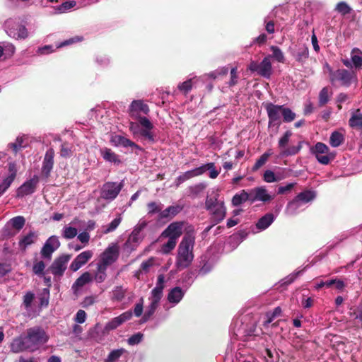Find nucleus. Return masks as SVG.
Masks as SVG:
<instances>
[{
    "label": "nucleus",
    "mask_w": 362,
    "mask_h": 362,
    "mask_svg": "<svg viewBox=\"0 0 362 362\" xmlns=\"http://www.w3.org/2000/svg\"><path fill=\"white\" fill-rule=\"evenodd\" d=\"M8 175L0 185V196L11 186L16 177L17 168L15 163H9L8 166Z\"/></svg>",
    "instance_id": "obj_25"
},
{
    "label": "nucleus",
    "mask_w": 362,
    "mask_h": 362,
    "mask_svg": "<svg viewBox=\"0 0 362 362\" xmlns=\"http://www.w3.org/2000/svg\"><path fill=\"white\" fill-rule=\"evenodd\" d=\"M182 228L183 222H173L170 223L160 235V238L162 239L161 241H163L164 238H170L177 240L182 234Z\"/></svg>",
    "instance_id": "obj_18"
},
{
    "label": "nucleus",
    "mask_w": 362,
    "mask_h": 362,
    "mask_svg": "<svg viewBox=\"0 0 362 362\" xmlns=\"http://www.w3.org/2000/svg\"><path fill=\"white\" fill-rule=\"evenodd\" d=\"M303 271L302 270H299V271H296V272H294L293 273L289 274L288 276H287L286 278H284L282 281H283V284H286V285H288V284H291V283H293L295 279L302 274Z\"/></svg>",
    "instance_id": "obj_62"
},
{
    "label": "nucleus",
    "mask_w": 362,
    "mask_h": 362,
    "mask_svg": "<svg viewBox=\"0 0 362 362\" xmlns=\"http://www.w3.org/2000/svg\"><path fill=\"white\" fill-rule=\"evenodd\" d=\"M329 93L327 87L323 88L319 93V105L323 106L329 102Z\"/></svg>",
    "instance_id": "obj_56"
},
{
    "label": "nucleus",
    "mask_w": 362,
    "mask_h": 362,
    "mask_svg": "<svg viewBox=\"0 0 362 362\" xmlns=\"http://www.w3.org/2000/svg\"><path fill=\"white\" fill-rule=\"evenodd\" d=\"M351 61L356 68L362 66V52L354 48L351 52Z\"/></svg>",
    "instance_id": "obj_48"
},
{
    "label": "nucleus",
    "mask_w": 362,
    "mask_h": 362,
    "mask_svg": "<svg viewBox=\"0 0 362 362\" xmlns=\"http://www.w3.org/2000/svg\"><path fill=\"white\" fill-rule=\"evenodd\" d=\"M125 296V290L122 286H116L112 291V299L121 301Z\"/></svg>",
    "instance_id": "obj_55"
},
{
    "label": "nucleus",
    "mask_w": 362,
    "mask_h": 362,
    "mask_svg": "<svg viewBox=\"0 0 362 362\" xmlns=\"http://www.w3.org/2000/svg\"><path fill=\"white\" fill-rule=\"evenodd\" d=\"M344 141V135L339 132L334 131L332 133L329 138V144L332 147H338Z\"/></svg>",
    "instance_id": "obj_41"
},
{
    "label": "nucleus",
    "mask_w": 362,
    "mask_h": 362,
    "mask_svg": "<svg viewBox=\"0 0 362 362\" xmlns=\"http://www.w3.org/2000/svg\"><path fill=\"white\" fill-rule=\"evenodd\" d=\"M272 154L271 150L267 151L263 153L259 159L257 160L255 165L252 167V170L256 171L260 168L263 165L266 163L269 156Z\"/></svg>",
    "instance_id": "obj_51"
},
{
    "label": "nucleus",
    "mask_w": 362,
    "mask_h": 362,
    "mask_svg": "<svg viewBox=\"0 0 362 362\" xmlns=\"http://www.w3.org/2000/svg\"><path fill=\"white\" fill-rule=\"evenodd\" d=\"M292 132L289 130L286 131L284 135L279 139L278 142L279 148L281 149V156L287 157L297 154L301 149V142H299L298 146H293L286 148L290 141Z\"/></svg>",
    "instance_id": "obj_12"
},
{
    "label": "nucleus",
    "mask_w": 362,
    "mask_h": 362,
    "mask_svg": "<svg viewBox=\"0 0 362 362\" xmlns=\"http://www.w3.org/2000/svg\"><path fill=\"white\" fill-rule=\"evenodd\" d=\"M329 78L332 84H339L346 88L349 87L352 83H356L357 82V77L355 73L344 69L331 71Z\"/></svg>",
    "instance_id": "obj_6"
},
{
    "label": "nucleus",
    "mask_w": 362,
    "mask_h": 362,
    "mask_svg": "<svg viewBox=\"0 0 362 362\" xmlns=\"http://www.w3.org/2000/svg\"><path fill=\"white\" fill-rule=\"evenodd\" d=\"M8 175L0 185V196L11 186L16 177L17 168L15 163H9L8 166Z\"/></svg>",
    "instance_id": "obj_24"
},
{
    "label": "nucleus",
    "mask_w": 362,
    "mask_h": 362,
    "mask_svg": "<svg viewBox=\"0 0 362 362\" xmlns=\"http://www.w3.org/2000/svg\"><path fill=\"white\" fill-rule=\"evenodd\" d=\"M100 152L105 160L114 163L115 165H119L121 163L119 156L115 153L111 149L103 148L100 149Z\"/></svg>",
    "instance_id": "obj_34"
},
{
    "label": "nucleus",
    "mask_w": 362,
    "mask_h": 362,
    "mask_svg": "<svg viewBox=\"0 0 362 362\" xmlns=\"http://www.w3.org/2000/svg\"><path fill=\"white\" fill-rule=\"evenodd\" d=\"M132 317V312L130 310L126 311L121 314L120 315L112 318L110 321H109L105 327V329L106 331L114 330L120 326L122 324L125 322L126 321L131 319Z\"/></svg>",
    "instance_id": "obj_28"
},
{
    "label": "nucleus",
    "mask_w": 362,
    "mask_h": 362,
    "mask_svg": "<svg viewBox=\"0 0 362 362\" xmlns=\"http://www.w3.org/2000/svg\"><path fill=\"white\" fill-rule=\"evenodd\" d=\"M228 73V66H221L207 74V76L212 79H216L218 78L220 76L226 75Z\"/></svg>",
    "instance_id": "obj_53"
},
{
    "label": "nucleus",
    "mask_w": 362,
    "mask_h": 362,
    "mask_svg": "<svg viewBox=\"0 0 362 362\" xmlns=\"http://www.w3.org/2000/svg\"><path fill=\"white\" fill-rule=\"evenodd\" d=\"M70 258L71 256L69 255H62L55 259L49 268L51 273L55 276H62L66 269Z\"/></svg>",
    "instance_id": "obj_17"
},
{
    "label": "nucleus",
    "mask_w": 362,
    "mask_h": 362,
    "mask_svg": "<svg viewBox=\"0 0 362 362\" xmlns=\"http://www.w3.org/2000/svg\"><path fill=\"white\" fill-rule=\"evenodd\" d=\"M186 290H183L179 286L174 287L171 288L168 294V303L170 305V308L174 307L177 305L181 300L183 298ZM166 307V309H168L169 307L167 305H164Z\"/></svg>",
    "instance_id": "obj_26"
},
{
    "label": "nucleus",
    "mask_w": 362,
    "mask_h": 362,
    "mask_svg": "<svg viewBox=\"0 0 362 362\" xmlns=\"http://www.w3.org/2000/svg\"><path fill=\"white\" fill-rule=\"evenodd\" d=\"M349 124L351 128L362 129V113L359 109L352 113Z\"/></svg>",
    "instance_id": "obj_38"
},
{
    "label": "nucleus",
    "mask_w": 362,
    "mask_h": 362,
    "mask_svg": "<svg viewBox=\"0 0 362 362\" xmlns=\"http://www.w3.org/2000/svg\"><path fill=\"white\" fill-rule=\"evenodd\" d=\"M107 268L97 264V269L94 273L93 279H94L97 283L103 282L107 277Z\"/></svg>",
    "instance_id": "obj_42"
},
{
    "label": "nucleus",
    "mask_w": 362,
    "mask_h": 362,
    "mask_svg": "<svg viewBox=\"0 0 362 362\" xmlns=\"http://www.w3.org/2000/svg\"><path fill=\"white\" fill-rule=\"evenodd\" d=\"M123 187L124 181L107 182L101 188L100 196L105 200L112 201L117 197Z\"/></svg>",
    "instance_id": "obj_13"
},
{
    "label": "nucleus",
    "mask_w": 362,
    "mask_h": 362,
    "mask_svg": "<svg viewBox=\"0 0 362 362\" xmlns=\"http://www.w3.org/2000/svg\"><path fill=\"white\" fill-rule=\"evenodd\" d=\"M264 108L268 116V128L271 135L276 134L281 124L284 122H291L296 118V114L288 107L284 105H275L268 103L264 105Z\"/></svg>",
    "instance_id": "obj_3"
},
{
    "label": "nucleus",
    "mask_w": 362,
    "mask_h": 362,
    "mask_svg": "<svg viewBox=\"0 0 362 362\" xmlns=\"http://www.w3.org/2000/svg\"><path fill=\"white\" fill-rule=\"evenodd\" d=\"M280 180L281 178L277 177L274 173L270 170H267L264 173V180L267 182L272 183Z\"/></svg>",
    "instance_id": "obj_57"
},
{
    "label": "nucleus",
    "mask_w": 362,
    "mask_h": 362,
    "mask_svg": "<svg viewBox=\"0 0 362 362\" xmlns=\"http://www.w3.org/2000/svg\"><path fill=\"white\" fill-rule=\"evenodd\" d=\"M248 69L252 72H257L264 78H269L272 74L271 56L265 57L260 63L252 61L248 66Z\"/></svg>",
    "instance_id": "obj_11"
},
{
    "label": "nucleus",
    "mask_w": 362,
    "mask_h": 362,
    "mask_svg": "<svg viewBox=\"0 0 362 362\" xmlns=\"http://www.w3.org/2000/svg\"><path fill=\"white\" fill-rule=\"evenodd\" d=\"M49 288H45L42 293L40 295L39 297V301L40 305L38 308L40 310L41 308L47 307L49 304Z\"/></svg>",
    "instance_id": "obj_52"
},
{
    "label": "nucleus",
    "mask_w": 362,
    "mask_h": 362,
    "mask_svg": "<svg viewBox=\"0 0 362 362\" xmlns=\"http://www.w3.org/2000/svg\"><path fill=\"white\" fill-rule=\"evenodd\" d=\"M129 110L132 118L139 119V117H142L141 114H148L149 108L142 100H136L132 102Z\"/></svg>",
    "instance_id": "obj_22"
},
{
    "label": "nucleus",
    "mask_w": 362,
    "mask_h": 362,
    "mask_svg": "<svg viewBox=\"0 0 362 362\" xmlns=\"http://www.w3.org/2000/svg\"><path fill=\"white\" fill-rule=\"evenodd\" d=\"M270 49L272 52V54L270 55L271 58H274L279 63H284V54L279 47L272 45L271 46Z\"/></svg>",
    "instance_id": "obj_45"
},
{
    "label": "nucleus",
    "mask_w": 362,
    "mask_h": 362,
    "mask_svg": "<svg viewBox=\"0 0 362 362\" xmlns=\"http://www.w3.org/2000/svg\"><path fill=\"white\" fill-rule=\"evenodd\" d=\"M276 219V216L272 213H267L262 216L256 223V228L259 230H264L269 228Z\"/></svg>",
    "instance_id": "obj_32"
},
{
    "label": "nucleus",
    "mask_w": 362,
    "mask_h": 362,
    "mask_svg": "<svg viewBox=\"0 0 362 362\" xmlns=\"http://www.w3.org/2000/svg\"><path fill=\"white\" fill-rule=\"evenodd\" d=\"M177 244V240L168 238L167 242L163 243L160 249V252L163 254H169L172 250H174Z\"/></svg>",
    "instance_id": "obj_46"
},
{
    "label": "nucleus",
    "mask_w": 362,
    "mask_h": 362,
    "mask_svg": "<svg viewBox=\"0 0 362 362\" xmlns=\"http://www.w3.org/2000/svg\"><path fill=\"white\" fill-rule=\"evenodd\" d=\"M143 337V334L137 332L128 338L127 343L130 346L136 345L142 341Z\"/></svg>",
    "instance_id": "obj_58"
},
{
    "label": "nucleus",
    "mask_w": 362,
    "mask_h": 362,
    "mask_svg": "<svg viewBox=\"0 0 362 362\" xmlns=\"http://www.w3.org/2000/svg\"><path fill=\"white\" fill-rule=\"evenodd\" d=\"M93 281V276L88 272H84L81 275L74 283L72 286V290L74 293H76L80 288H81L86 284Z\"/></svg>",
    "instance_id": "obj_33"
},
{
    "label": "nucleus",
    "mask_w": 362,
    "mask_h": 362,
    "mask_svg": "<svg viewBox=\"0 0 362 362\" xmlns=\"http://www.w3.org/2000/svg\"><path fill=\"white\" fill-rule=\"evenodd\" d=\"M92 250H86L78 255L70 264V269L73 272L78 271L85 265L93 257Z\"/></svg>",
    "instance_id": "obj_21"
},
{
    "label": "nucleus",
    "mask_w": 362,
    "mask_h": 362,
    "mask_svg": "<svg viewBox=\"0 0 362 362\" xmlns=\"http://www.w3.org/2000/svg\"><path fill=\"white\" fill-rule=\"evenodd\" d=\"M21 308L25 311L24 315L29 317H34L40 313L36 304L35 294L33 291H27L23 297Z\"/></svg>",
    "instance_id": "obj_9"
},
{
    "label": "nucleus",
    "mask_w": 362,
    "mask_h": 362,
    "mask_svg": "<svg viewBox=\"0 0 362 362\" xmlns=\"http://www.w3.org/2000/svg\"><path fill=\"white\" fill-rule=\"evenodd\" d=\"M48 339V335L42 327H33L27 329L25 335H21L12 341L11 351L13 353L35 351L47 343Z\"/></svg>",
    "instance_id": "obj_2"
},
{
    "label": "nucleus",
    "mask_w": 362,
    "mask_h": 362,
    "mask_svg": "<svg viewBox=\"0 0 362 362\" xmlns=\"http://www.w3.org/2000/svg\"><path fill=\"white\" fill-rule=\"evenodd\" d=\"M230 79L228 81V84L230 87H232L238 83V76L237 67H233L230 69Z\"/></svg>",
    "instance_id": "obj_61"
},
{
    "label": "nucleus",
    "mask_w": 362,
    "mask_h": 362,
    "mask_svg": "<svg viewBox=\"0 0 362 362\" xmlns=\"http://www.w3.org/2000/svg\"><path fill=\"white\" fill-rule=\"evenodd\" d=\"M60 246V242L58 237L52 235L49 237L45 243L40 254L44 259H50L52 253Z\"/></svg>",
    "instance_id": "obj_19"
},
{
    "label": "nucleus",
    "mask_w": 362,
    "mask_h": 362,
    "mask_svg": "<svg viewBox=\"0 0 362 362\" xmlns=\"http://www.w3.org/2000/svg\"><path fill=\"white\" fill-rule=\"evenodd\" d=\"M54 157V149L52 148L47 149L44 156L41 169L42 175L45 176L46 178L49 176L50 173L53 168Z\"/></svg>",
    "instance_id": "obj_23"
},
{
    "label": "nucleus",
    "mask_w": 362,
    "mask_h": 362,
    "mask_svg": "<svg viewBox=\"0 0 362 362\" xmlns=\"http://www.w3.org/2000/svg\"><path fill=\"white\" fill-rule=\"evenodd\" d=\"M335 10L343 15H346L350 13L351 8L346 2L341 1L337 4Z\"/></svg>",
    "instance_id": "obj_60"
},
{
    "label": "nucleus",
    "mask_w": 362,
    "mask_h": 362,
    "mask_svg": "<svg viewBox=\"0 0 362 362\" xmlns=\"http://www.w3.org/2000/svg\"><path fill=\"white\" fill-rule=\"evenodd\" d=\"M305 208L306 206L303 205L298 199L294 197L291 201L288 202L285 209V214L287 216H295L303 211Z\"/></svg>",
    "instance_id": "obj_29"
},
{
    "label": "nucleus",
    "mask_w": 362,
    "mask_h": 362,
    "mask_svg": "<svg viewBox=\"0 0 362 362\" xmlns=\"http://www.w3.org/2000/svg\"><path fill=\"white\" fill-rule=\"evenodd\" d=\"M310 153L314 155L317 160L322 165H327L332 158L329 156V147L322 142H317L310 148Z\"/></svg>",
    "instance_id": "obj_15"
},
{
    "label": "nucleus",
    "mask_w": 362,
    "mask_h": 362,
    "mask_svg": "<svg viewBox=\"0 0 362 362\" xmlns=\"http://www.w3.org/2000/svg\"><path fill=\"white\" fill-rule=\"evenodd\" d=\"M110 142L115 146H122L124 148L132 147L139 148V146L129 139L119 134L112 135Z\"/></svg>",
    "instance_id": "obj_30"
},
{
    "label": "nucleus",
    "mask_w": 362,
    "mask_h": 362,
    "mask_svg": "<svg viewBox=\"0 0 362 362\" xmlns=\"http://www.w3.org/2000/svg\"><path fill=\"white\" fill-rule=\"evenodd\" d=\"M194 78H191L177 86V89L183 94L187 95L192 88Z\"/></svg>",
    "instance_id": "obj_50"
},
{
    "label": "nucleus",
    "mask_w": 362,
    "mask_h": 362,
    "mask_svg": "<svg viewBox=\"0 0 362 362\" xmlns=\"http://www.w3.org/2000/svg\"><path fill=\"white\" fill-rule=\"evenodd\" d=\"M147 214L141 218L124 245L127 252L134 250L143 239L141 230L146 226L156 227L158 223V204L155 202L147 204Z\"/></svg>",
    "instance_id": "obj_1"
},
{
    "label": "nucleus",
    "mask_w": 362,
    "mask_h": 362,
    "mask_svg": "<svg viewBox=\"0 0 362 362\" xmlns=\"http://www.w3.org/2000/svg\"><path fill=\"white\" fill-rule=\"evenodd\" d=\"M289 54L299 64L303 65L309 58V49L305 43H293L288 49Z\"/></svg>",
    "instance_id": "obj_10"
},
{
    "label": "nucleus",
    "mask_w": 362,
    "mask_h": 362,
    "mask_svg": "<svg viewBox=\"0 0 362 362\" xmlns=\"http://www.w3.org/2000/svg\"><path fill=\"white\" fill-rule=\"evenodd\" d=\"M202 171L200 173V175H203L206 170L209 171V177L215 179L218 177L221 170H216L215 168L214 163H207L199 167Z\"/></svg>",
    "instance_id": "obj_39"
},
{
    "label": "nucleus",
    "mask_w": 362,
    "mask_h": 362,
    "mask_svg": "<svg viewBox=\"0 0 362 362\" xmlns=\"http://www.w3.org/2000/svg\"><path fill=\"white\" fill-rule=\"evenodd\" d=\"M250 201L251 202L250 191L246 192L242 190L240 193L235 194L232 199V204L235 206H240L241 204Z\"/></svg>",
    "instance_id": "obj_36"
},
{
    "label": "nucleus",
    "mask_w": 362,
    "mask_h": 362,
    "mask_svg": "<svg viewBox=\"0 0 362 362\" xmlns=\"http://www.w3.org/2000/svg\"><path fill=\"white\" fill-rule=\"evenodd\" d=\"M138 122H131L129 123V129L134 136L141 135L149 141H153V134L151 129L153 125L146 117H139Z\"/></svg>",
    "instance_id": "obj_7"
},
{
    "label": "nucleus",
    "mask_w": 362,
    "mask_h": 362,
    "mask_svg": "<svg viewBox=\"0 0 362 362\" xmlns=\"http://www.w3.org/2000/svg\"><path fill=\"white\" fill-rule=\"evenodd\" d=\"M265 30L269 34H274L275 33V25L273 21L268 20V16L264 19Z\"/></svg>",
    "instance_id": "obj_63"
},
{
    "label": "nucleus",
    "mask_w": 362,
    "mask_h": 362,
    "mask_svg": "<svg viewBox=\"0 0 362 362\" xmlns=\"http://www.w3.org/2000/svg\"><path fill=\"white\" fill-rule=\"evenodd\" d=\"M195 245V235L194 233H187L180 241L176 257L177 268L185 269L188 267L194 259V247Z\"/></svg>",
    "instance_id": "obj_4"
},
{
    "label": "nucleus",
    "mask_w": 362,
    "mask_h": 362,
    "mask_svg": "<svg viewBox=\"0 0 362 362\" xmlns=\"http://www.w3.org/2000/svg\"><path fill=\"white\" fill-rule=\"evenodd\" d=\"M77 229L74 227L65 226L62 230V235L64 238L69 240L77 235Z\"/></svg>",
    "instance_id": "obj_49"
},
{
    "label": "nucleus",
    "mask_w": 362,
    "mask_h": 362,
    "mask_svg": "<svg viewBox=\"0 0 362 362\" xmlns=\"http://www.w3.org/2000/svg\"><path fill=\"white\" fill-rule=\"evenodd\" d=\"M39 176L35 175L33 177L27 180L17 189L16 194L18 197H24L33 194L39 183Z\"/></svg>",
    "instance_id": "obj_16"
},
{
    "label": "nucleus",
    "mask_w": 362,
    "mask_h": 362,
    "mask_svg": "<svg viewBox=\"0 0 362 362\" xmlns=\"http://www.w3.org/2000/svg\"><path fill=\"white\" fill-rule=\"evenodd\" d=\"M219 194H215L214 196L207 197L205 202V209L209 212L210 220L212 226L207 228V230L220 222L226 217V208L223 201L218 199Z\"/></svg>",
    "instance_id": "obj_5"
},
{
    "label": "nucleus",
    "mask_w": 362,
    "mask_h": 362,
    "mask_svg": "<svg viewBox=\"0 0 362 362\" xmlns=\"http://www.w3.org/2000/svg\"><path fill=\"white\" fill-rule=\"evenodd\" d=\"M119 254V246L112 243L100 255L97 264L107 268L117 261Z\"/></svg>",
    "instance_id": "obj_8"
},
{
    "label": "nucleus",
    "mask_w": 362,
    "mask_h": 362,
    "mask_svg": "<svg viewBox=\"0 0 362 362\" xmlns=\"http://www.w3.org/2000/svg\"><path fill=\"white\" fill-rule=\"evenodd\" d=\"M251 202L257 201L268 202L272 200L274 195L270 194L265 187H258L250 190Z\"/></svg>",
    "instance_id": "obj_20"
},
{
    "label": "nucleus",
    "mask_w": 362,
    "mask_h": 362,
    "mask_svg": "<svg viewBox=\"0 0 362 362\" xmlns=\"http://www.w3.org/2000/svg\"><path fill=\"white\" fill-rule=\"evenodd\" d=\"M76 6L75 1H67L62 3L61 5L54 7L55 13H63L70 11L71 8Z\"/></svg>",
    "instance_id": "obj_43"
},
{
    "label": "nucleus",
    "mask_w": 362,
    "mask_h": 362,
    "mask_svg": "<svg viewBox=\"0 0 362 362\" xmlns=\"http://www.w3.org/2000/svg\"><path fill=\"white\" fill-rule=\"evenodd\" d=\"M126 352V350L123 348L114 349L110 351L107 357L105 360V362H116L122 356V355Z\"/></svg>",
    "instance_id": "obj_47"
},
{
    "label": "nucleus",
    "mask_w": 362,
    "mask_h": 362,
    "mask_svg": "<svg viewBox=\"0 0 362 362\" xmlns=\"http://www.w3.org/2000/svg\"><path fill=\"white\" fill-rule=\"evenodd\" d=\"M152 297L151 299V304L148 310L145 312L143 317L142 322H146L149 317L153 314L158 305V279L157 280L156 286L152 290Z\"/></svg>",
    "instance_id": "obj_27"
},
{
    "label": "nucleus",
    "mask_w": 362,
    "mask_h": 362,
    "mask_svg": "<svg viewBox=\"0 0 362 362\" xmlns=\"http://www.w3.org/2000/svg\"><path fill=\"white\" fill-rule=\"evenodd\" d=\"M299 202L305 206L306 204L312 202L316 197V192L313 190H305L300 192L296 197Z\"/></svg>",
    "instance_id": "obj_35"
},
{
    "label": "nucleus",
    "mask_w": 362,
    "mask_h": 362,
    "mask_svg": "<svg viewBox=\"0 0 362 362\" xmlns=\"http://www.w3.org/2000/svg\"><path fill=\"white\" fill-rule=\"evenodd\" d=\"M6 32L8 36L16 40H24L28 37L26 27L22 24L7 21L5 23Z\"/></svg>",
    "instance_id": "obj_14"
},
{
    "label": "nucleus",
    "mask_w": 362,
    "mask_h": 362,
    "mask_svg": "<svg viewBox=\"0 0 362 362\" xmlns=\"http://www.w3.org/2000/svg\"><path fill=\"white\" fill-rule=\"evenodd\" d=\"M8 223L17 230H21L25 223V219L22 216H17L10 219Z\"/></svg>",
    "instance_id": "obj_44"
},
{
    "label": "nucleus",
    "mask_w": 362,
    "mask_h": 362,
    "mask_svg": "<svg viewBox=\"0 0 362 362\" xmlns=\"http://www.w3.org/2000/svg\"><path fill=\"white\" fill-rule=\"evenodd\" d=\"M181 210L179 206H170L160 212V218H172L177 215Z\"/></svg>",
    "instance_id": "obj_40"
},
{
    "label": "nucleus",
    "mask_w": 362,
    "mask_h": 362,
    "mask_svg": "<svg viewBox=\"0 0 362 362\" xmlns=\"http://www.w3.org/2000/svg\"><path fill=\"white\" fill-rule=\"evenodd\" d=\"M213 268V265L211 263L209 262H206L204 263L202 267L198 271V275L204 276L209 273Z\"/></svg>",
    "instance_id": "obj_64"
},
{
    "label": "nucleus",
    "mask_w": 362,
    "mask_h": 362,
    "mask_svg": "<svg viewBox=\"0 0 362 362\" xmlns=\"http://www.w3.org/2000/svg\"><path fill=\"white\" fill-rule=\"evenodd\" d=\"M37 239V234L35 231H30L27 235L21 237L18 242L20 250L25 251L28 247L35 243Z\"/></svg>",
    "instance_id": "obj_31"
},
{
    "label": "nucleus",
    "mask_w": 362,
    "mask_h": 362,
    "mask_svg": "<svg viewBox=\"0 0 362 362\" xmlns=\"http://www.w3.org/2000/svg\"><path fill=\"white\" fill-rule=\"evenodd\" d=\"M202 171V170L199 169V167H197L192 170L185 172L177 178V185H180L192 177L199 176Z\"/></svg>",
    "instance_id": "obj_37"
},
{
    "label": "nucleus",
    "mask_w": 362,
    "mask_h": 362,
    "mask_svg": "<svg viewBox=\"0 0 362 362\" xmlns=\"http://www.w3.org/2000/svg\"><path fill=\"white\" fill-rule=\"evenodd\" d=\"M121 221H122V216H121V215H119L117 218H115L114 220H112L109 224L104 226L103 233L107 234V233L114 231L119 226Z\"/></svg>",
    "instance_id": "obj_54"
},
{
    "label": "nucleus",
    "mask_w": 362,
    "mask_h": 362,
    "mask_svg": "<svg viewBox=\"0 0 362 362\" xmlns=\"http://www.w3.org/2000/svg\"><path fill=\"white\" fill-rule=\"evenodd\" d=\"M95 62L101 67H107L110 63V59L107 55H98L95 58Z\"/></svg>",
    "instance_id": "obj_59"
}]
</instances>
